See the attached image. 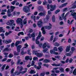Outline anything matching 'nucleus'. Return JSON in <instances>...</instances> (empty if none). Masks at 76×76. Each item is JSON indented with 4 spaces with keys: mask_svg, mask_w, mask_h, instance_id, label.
<instances>
[{
    "mask_svg": "<svg viewBox=\"0 0 76 76\" xmlns=\"http://www.w3.org/2000/svg\"><path fill=\"white\" fill-rule=\"evenodd\" d=\"M22 48V46L21 45H19L17 46V48L18 49H20Z\"/></svg>",
    "mask_w": 76,
    "mask_h": 76,
    "instance_id": "48",
    "label": "nucleus"
},
{
    "mask_svg": "<svg viewBox=\"0 0 76 76\" xmlns=\"http://www.w3.org/2000/svg\"><path fill=\"white\" fill-rule=\"evenodd\" d=\"M52 20L53 22H55L56 21V18H55V16L54 15L52 17Z\"/></svg>",
    "mask_w": 76,
    "mask_h": 76,
    "instance_id": "25",
    "label": "nucleus"
},
{
    "mask_svg": "<svg viewBox=\"0 0 76 76\" xmlns=\"http://www.w3.org/2000/svg\"><path fill=\"white\" fill-rule=\"evenodd\" d=\"M14 20L11 19L8 20L7 22V24L9 26H11V25L15 26V23H14Z\"/></svg>",
    "mask_w": 76,
    "mask_h": 76,
    "instance_id": "2",
    "label": "nucleus"
},
{
    "mask_svg": "<svg viewBox=\"0 0 76 76\" xmlns=\"http://www.w3.org/2000/svg\"><path fill=\"white\" fill-rule=\"evenodd\" d=\"M50 61V60L48 59H45L43 61L44 63H49Z\"/></svg>",
    "mask_w": 76,
    "mask_h": 76,
    "instance_id": "17",
    "label": "nucleus"
},
{
    "mask_svg": "<svg viewBox=\"0 0 76 76\" xmlns=\"http://www.w3.org/2000/svg\"><path fill=\"white\" fill-rule=\"evenodd\" d=\"M17 69L18 70L20 69V72H21L22 71V70L23 69V67H22V66H17Z\"/></svg>",
    "mask_w": 76,
    "mask_h": 76,
    "instance_id": "11",
    "label": "nucleus"
},
{
    "mask_svg": "<svg viewBox=\"0 0 76 76\" xmlns=\"http://www.w3.org/2000/svg\"><path fill=\"white\" fill-rule=\"evenodd\" d=\"M18 34L19 35H23L24 33L23 32H20Z\"/></svg>",
    "mask_w": 76,
    "mask_h": 76,
    "instance_id": "52",
    "label": "nucleus"
},
{
    "mask_svg": "<svg viewBox=\"0 0 76 76\" xmlns=\"http://www.w3.org/2000/svg\"><path fill=\"white\" fill-rule=\"evenodd\" d=\"M26 72H27V71H23V72H19L17 73V75H20V73L23 74V73H26Z\"/></svg>",
    "mask_w": 76,
    "mask_h": 76,
    "instance_id": "30",
    "label": "nucleus"
},
{
    "mask_svg": "<svg viewBox=\"0 0 76 76\" xmlns=\"http://www.w3.org/2000/svg\"><path fill=\"white\" fill-rule=\"evenodd\" d=\"M36 73V72L35 71L32 69L30 72V74H34V73Z\"/></svg>",
    "mask_w": 76,
    "mask_h": 76,
    "instance_id": "26",
    "label": "nucleus"
},
{
    "mask_svg": "<svg viewBox=\"0 0 76 76\" xmlns=\"http://www.w3.org/2000/svg\"><path fill=\"white\" fill-rule=\"evenodd\" d=\"M52 65L53 66H56V67H61V66H62V64H53Z\"/></svg>",
    "mask_w": 76,
    "mask_h": 76,
    "instance_id": "8",
    "label": "nucleus"
},
{
    "mask_svg": "<svg viewBox=\"0 0 76 76\" xmlns=\"http://www.w3.org/2000/svg\"><path fill=\"white\" fill-rule=\"evenodd\" d=\"M67 4V3H64V4H62L61 5V6L62 7H64L65 6H66Z\"/></svg>",
    "mask_w": 76,
    "mask_h": 76,
    "instance_id": "45",
    "label": "nucleus"
},
{
    "mask_svg": "<svg viewBox=\"0 0 76 76\" xmlns=\"http://www.w3.org/2000/svg\"><path fill=\"white\" fill-rule=\"evenodd\" d=\"M43 66H45V67H48L49 66V65H48V64H43Z\"/></svg>",
    "mask_w": 76,
    "mask_h": 76,
    "instance_id": "47",
    "label": "nucleus"
},
{
    "mask_svg": "<svg viewBox=\"0 0 76 76\" xmlns=\"http://www.w3.org/2000/svg\"><path fill=\"white\" fill-rule=\"evenodd\" d=\"M46 19H47V20H48V19H50V16H49V15H48L46 16Z\"/></svg>",
    "mask_w": 76,
    "mask_h": 76,
    "instance_id": "37",
    "label": "nucleus"
},
{
    "mask_svg": "<svg viewBox=\"0 0 76 76\" xmlns=\"http://www.w3.org/2000/svg\"><path fill=\"white\" fill-rule=\"evenodd\" d=\"M31 37H32V38L35 37V33H34V32L33 33H32V34H31Z\"/></svg>",
    "mask_w": 76,
    "mask_h": 76,
    "instance_id": "39",
    "label": "nucleus"
},
{
    "mask_svg": "<svg viewBox=\"0 0 76 76\" xmlns=\"http://www.w3.org/2000/svg\"><path fill=\"white\" fill-rule=\"evenodd\" d=\"M75 48H74V47H72L71 48V50L72 51H75Z\"/></svg>",
    "mask_w": 76,
    "mask_h": 76,
    "instance_id": "61",
    "label": "nucleus"
},
{
    "mask_svg": "<svg viewBox=\"0 0 76 76\" xmlns=\"http://www.w3.org/2000/svg\"><path fill=\"white\" fill-rule=\"evenodd\" d=\"M6 64H4L3 66H2L1 69L2 70H3L4 69V68H5V67H6Z\"/></svg>",
    "mask_w": 76,
    "mask_h": 76,
    "instance_id": "46",
    "label": "nucleus"
},
{
    "mask_svg": "<svg viewBox=\"0 0 76 76\" xmlns=\"http://www.w3.org/2000/svg\"><path fill=\"white\" fill-rule=\"evenodd\" d=\"M73 52L72 51H71L69 53H66L65 55L66 56H72V55L73 54Z\"/></svg>",
    "mask_w": 76,
    "mask_h": 76,
    "instance_id": "10",
    "label": "nucleus"
},
{
    "mask_svg": "<svg viewBox=\"0 0 76 76\" xmlns=\"http://www.w3.org/2000/svg\"><path fill=\"white\" fill-rule=\"evenodd\" d=\"M48 49L47 48L43 50V52L44 53H48H48H49V52L48 51Z\"/></svg>",
    "mask_w": 76,
    "mask_h": 76,
    "instance_id": "15",
    "label": "nucleus"
},
{
    "mask_svg": "<svg viewBox=\"0 0 76 76\" xmlns=\"http://www.w3.org/2000/svg\"><path fill=\"white\" fill-rule=\"evenodd\" d=\"M45 28L44 27H42L41 28L42 31V33L43 34H45V30H44V28Z\"/></svg>",
    "mask_w": 76,
    "mask_h": 76,
    "instance_id": "22",
    "label": "nucleus"
},
{
    "mask_svg": "<svg viewBox=\"0 0 76 76\" xmlns=\"http://www.w3.org/2000/svg\"><path fill=\"white\" fill-rule=\"evenodd\" d=\"M54 37V36L52 35L50 37V41H53V37Z\"/></svg>",
    "mask_w": 76,
    "mask_h": 76,
    "instance_id": "51",
    "label": "nucleus"
},
{
    "mask_svg": "<svg viewBox=\"0 0 76 76\" xmlns=\"http://www.w3.org/2000/svg\"><path fill=\"white\" fill-rule=\"evenodd\" d=\"M44 28H45V29H50L52 28V26H44Z\"/></svg>",
    "mask_w": 76,
    "mask_h": 76,
    "instance_id": "16",
    "label": "nucleus"
},
{
    "mask_svg": "<svg viewBox=\"0 0 76 76\" xmlns=\"http://www.w3.org/2000/svg\"><path fill=\"white\" fill-rule=\"evenodd\" d=\"M69 13H70V12H68L65 15L64 17V20L65 22H66V17H67V15H69Z\"/></svg>",
    "mask_w": 76,
    "mask_h": 76,
    "instance_id": "19",
    "label": "nucleus"
},
{
    "mask_svg": "<svg viewBox=\"0 0 76 76\" xmlns=\"http://www.w3.org/2000/svg\"><path fill=\"white\" fill-rule=\"evenodd\" d=\"M57 51V50H58V49H57V48L56 47H54V49L53 50V51Z\"/></svg>",
    "mask_w": 76,
    "mask_h": 76,
    "instance_id": "49",
    "label": "nucleus"
},
{
    "mask_svg": "<svg viewBox=\"0 0 76 76\" xmlns=\"http://www.w3.org/2000/svg\"><path fill=\"white\" fill-rule=\"evenodd\" d=\"M18 74V72H15L13 74H12V75L14 76H15V75H17Z\"/></svg>",
    "mask_w": 76,
    "mask_h": 76,
    "instance_id": "54",
    "label": "nucleus"
},
{
    "mask_svg": "<svg viewBox=\"0 0 76 76\" xmlns=\"http://www.w3.org/2000/svg\"><path fill=\"white\" fill-rule=\"evenodd\" d=\"M24 48H26L28 47V45L27 44V43H26L24 45Z\"/></svg>",
    "mask_w": 76,
    "mask_h": 76,
    "instance_id": "35",
    "label": "nucleus"
},
{
    "mask_svg": "<svg viewBox=\"0 0 76 76\" xmlns=\"http://www.w3.org/2000/svg\"><path fill=\"white\" fill-rule=\"evenodd\" d=\"M14 56H19V53L17 52L16 51H15L14 52Z\"/></svg>",
    "mask_w": 76,
    "mask_h": 76,
    "instance_id": "31",
    "label": "nucleus"
},
{
    "mask_svg": "<svg viewBox=\"0 0 76 76\" xmlns=\"http://www.w3.org/2000/svg\"><path fill=\"white\" fill-rule=\"evenodd\" d=\"M51 75L53 76H57V75L56 73H52L51 74Z\"/></svg>",
    "mask_w": 76,
    "mask_h": 76,
    "instance_id": "56",
    "label": "nucleus"
},
{
    "mask_svg": "<svg viewBox=\"0 0 76 76\" xmlns=\"http://www.w3.org/2000/svg\"><path fill=\"white\" fill-rule=\"evenodd\" d=\"M38 15L40 16H44L45 15V12H40Z\"/></svg>",
    "mask_w": 76,
    "mask_h": 76,
    "instance_id": "13",
    "label": "nucleus"
},
{
    "mask_svg": "<svg viewBox=\"0 0 76 76\" xmlns=\"http://www.w3.org/2000/svg\"><path fill=\"white\" fill-rule=\"evenodd\" d=\"M70 46H68L67 47L66 49V52H69L70 51Z\"/></svg>",
    "mask_w": 76,
    "mask_h": 76,
    "instance_id": "23",
    "label": "nucleus"
},
{
    "mask_svg": "<svg viewBox=\"0 0 76 76\" xmlns=\"http://www.w3.org/2000/svg\"><path fill=\"white\" fill-rule=\"evenodd\" d=\"M41 37V33L40 31L38 36L37 37L36 39H38H38L40 38Z\"/></svg>",
    "mask_w": 76,
    "mask_h": 76,
    "instance_id": "21",
    "label": "nucleus"
},
{
    "mask_svg": "<svg viewBox=\"0 0 76 76\" xmlns=\"http://www.w3.org/2000/svg\"><path fill=\"white\" fill-rule=\"evenodd\" d=\"M42 63H41V62H38V64L39 66H36L35 68L37 69V70H39V69H40L41 68V65H42Z\"/></svg>",
    "mask_w": 76,
    "mask_h": 76,
    "instance_id": "7",
    "label": "nucleus"
},
{
    "mask_svg": "<svg viewBox=\"0 0 76 76\" xmlns=\"http://www.w3.org/2000/svg\"><path fill=\"white\" fill-rule=\"evenodd\" d=\"M45 75V73H41L40 74V76H44Z\"/></svg>",
    "mask_w": 76,
    "mask_h": 76,
    "instance_id": "44",
    "label": "nucleus"
},
{
    "mask_svg": "<svg viewBox=\"0 0 76 76\" xmlns=\"http://www.w3.org/2000/svg\"><path fill=\"white\" fill-rule=\"evenodd\" d=\"M42 3V2H41V1L40 0H39L37 1V3L38 4H41Z\"/></svg>",
    "mask_w": 76,
    "mask_h": 76,
    "instance_id": "59",
    "label": "nucleus"
},
{
    "mask_svg": "<svg viewBox=\"0 0 76 76\" xmlns=\"http://www.w3.org/2000/svg\"><path fill=\"white\" fill-rule=\"evenodd\" d=\"M23 20L22 19L19 18L16 20V22L18 24H20V23H22Z\"/></svg>",
    "mask_w": 76,
    "mask_h": 76,
    "instance_id": "5",
    "label": "nucleus"
},
{
    "mask_svg": "<svg viewBox=\"0 0 76 76\" xmlns=\"http://www.w3.org/2000/svg\"><path fill=\"white\" fill-rule=\"evenodd\" d=\"M47 47V44L46 43H44L42 46V48L43 49Z\"/></svg>",
    "mask_w": 76,
    "mask_h": 76,
    "instance_id": "28",
    "label": "nucleus"
},
{
    "mask_svg": "<svg viewBox=\"0 0 76 76\" xmlns=\"http://www.w3.org/2000/svg\"><path fill=\"white\" fill-rule=\"evenodd\" d=\"M9 49L8 48H6L3 50V52H4L5 51H9Z\"/></svg>",
    "mask_w": 76,
    "mask_h": 76,
    "instance_id": "43",
    "label": "nucleus"
},
{
    "mask_svg": "<svg viewBox=\"0 0 76 76\" xmlns=\"http://www.w3.org/2000/svg\"><path fill=\"white\" fill-rule=\"evenodd\" d=\"M1 32L3 33H4L5 32L4 30H3V28L2 27H0V32Z\"/></svg>",
    "mask_w": 76,
    "mask_h": 76,
    "instance_id": "24",
    "label": "nucleus"
},
{
    "mask_svg": "<svg viewBox=\"0 0 76 76\" xmlns=\"http://www.w3.org/2000/svg\"><path fill=\"white\" fill-rule=\"evenodd\" d=\"M23 25H26V23H27V21H26V19H25L23 21Z\"/></svg>",
    "mask_w": 76,
    "mask_h": 76,
    "instance_id": "27",
    "label": "nucleus"
},
{
    "mask_svg": "<svg viewBox=\"0 0 76 76\" xmlns=\"http://www.w3.org/2000/svg\"><path fill=\"white\" fill-rule=\"evenodd\" d=\"M13 55L12 54L10 53L9 56V58H12V57H13Z\"/></svg>",
    "mask_w": 76,
    "mask_h": 76,
    "instance_id": "41",
    "label": "nucleus"
},
{
    "mask_svg": "<svg viewBox=\"0 0 76 76\" xmlns=\"http://www.w3.org/2000/svg\"><path fill=\"white\" fill-rule=\"evenodd\" d=\"M50 10L51 12H53V10H54L55 9L56 7V5H50Z\"/></svg>",
    "mask_w": 76,
    "mask_h": 76,
    "instance_id": "4",
    "label": "nucleus"
},
{
    "mask_svg": "<svg viewBox=\"0 0 76 76\" xmlns=\"http://www.w3.org/2000/svg\"><path fill=\"white\" fill-rule=\"evenodd\" d=\"M71 15L73 16V18H74L75 20H76V12H72Z\"/></svg>",
    "mask_w": 76,
    "mask_h": 76,
    "instance_id": "9",
    "label": "nucleus"
},
{
    "mask_svg": "<svg viewBox=\"0 0 76 76\" xmlns=\"http://www.w3.org/2000/svg\"><path fill=\"white\" fill-rule=\"evenodd\" d=\"M59 70H60L61 72H64V69L62 67H60L59 68Z\"/></svg>",
    "mask_w": 76,
    "mask_h": 76,
    "instance_id": "33",
    "label": "nucleus"
},
{
    "mask_svg": "<svg viewBox=\"0 0 76 76\" xmlns=\"http://www.w3.org/2000/svg\"><path fill=\"white\" fill-rule=\"evenodd\" d=\"M38 51H37L33 50L32 52V53L33 54H35V55H36L37 57H41L42 56H44L43 53H37Z\"/></svg>",
    "mask_w": 76,
    "mask_h": 76,
    "instance_id": "1",
    "label": "nucleus"
},
{
    "mask_svg": "<svg viewBox=\"0 0 76 76\" xmlns=\"http://www.w3.org/2000/svg\"><path fill=\"white\" fill-rule=\"evenodd\" d=\"M0 35L2 37V38L3 39H4V34H1Z\"/></svg>",
    "mask_w": 76,
    "mask_h": 76,
    "instance_id": "40",
    "label": "nucleus"
},
{
    "mask_svg": "<svg viewBox=\"0 0 76 76\" xmlns=\"http://www.w3.org/2000/svg\"><path fill=\"white\" fill-rule=\"evenodd\" d=\"M17 2V1L15 0L14 1H13L12 2H11V3L13 5H15V3H16V2Z\"/></svg>",
    "mask_w": 76,
    "mask_h": 76,
    "instance_id": "34",
    "label": "nucleus"
},
{
    "mask_svg": "<svg viewBox=\"0 0 76 76\" xmlns=\"http://www.w3.org/2000/svg\"><path fill=\"white\" fill-rule=\"evenodd\" d=\"M9 75H10V73H6L5 74V76H9Z\"/></svg>",
    "mask_w": 76,
    "mask_h": 76,
    "instance_id": "58",
    "label": "nucleus"
},
{
    "mask_svg": "<svg viewBox=\"0 0 76 76\" xmlns=\"http://www.w3.org/2000/svg\"><path fill=\"white\" fill-rule=\"evenodd\" d=\"M60 25H64V23L63 21H61L60 23Z\"/></svg>",
    "mask_w": 76,
    "mask_h": 76,
    "instance_id": "57",
    "label": "nucleus"
},
{
    "mask_svg": "<svg viewBox=\"0 0 76 76\" xmlns=\"http://www.w3.org/2000/svg\"><path fill=\"white\" fill-rule=\"evenodd\" d=\"M11 33H12V31H9L8 33L6 32L5 33V35L6 36H7L9 34H11Z\"/></svg>",
    "mask_w": 76,
    "mask_h": 76,
    "instance_id": "36",
    "label": "nucleus"
},
{
    "mask_svg": "<svg viewBox=\"0 0 76 76\" xmlns=\"http://www.w3.org/2000/svg\"><path fill=\"white\" fill-rule=\"evenodd\" d=\"M25 59L26 60H28L29 59V56H26L25 57Z\"/></svg>",
    "mask_w": 76,
    "mask_h": 76,
    "instance_id": "38",
    "label": "nucleus"
},
{
    "mask_svg": "<svg viewBox=\"0 0 76 76\" xmlns=\"http://www.w3.org/2000/svg\"><path fill=\"white\" fill-rule=\"evenodd\" d=\"M36 43L37 44H38L39 43V42L38 41V39H36Z\"/></svg>",
    "mask_w": 76,
    "mask_h": 76,
    "instance_id": "50",
    "label": "nucleus"
},
{
    "mask_svg": "<svg viewBox=\"0 0 76 76\" xmlns=\"http://www.w3.org/2000/svg\"><path fill=\"white\" fill-rule=\"evenodd\" d=\"M31 18L33 19L34 22H36V21H35V19H36V17L35 16H33L32 15L31 17Z\"/></svg>",
    "mask_w": 76,
    "mask_h": 76,
    "instance_id": "29",
    "label": "nucleus"
},
{
    "mask_svg": "<svg viewBox=\"0 0 76 76\" xmlns=\"http://www.w3.org/2000/svg\"><path fill=\"white\" fill-rule=\"evenodd\" d=\"M62 47H63L60 46L58 48V50L60 52H61L62 51H63V48H62Z\"/></svg>",
    "mask_w": 76,
    "mask_h": 76,
    "instance_id": "20",
    "label": "nucleus"
},
{
    "mask_svg": "<svg viewBox=\"0 0 76 76\" xmlns=\"http://www.w3.org/2000/svg\"><path fill=\"white\" fill-rule=\"evenodd\" d=\"M21 61V60H20V59L18 60L17 62V64L18 65H19L20 64V62Z\"/></svg>",
    "mask_w": 76,
    "mask_h": 76,
    "instance_id": "42",
    "label": "nucleus"
},
{
    "mask_svg": "<svg viewBox=\"0 0 76 76\" xmlns=\"http://www.w3.org/2000/svg\"><path fill=\"white\" fill-rule=\"evenodd\" d=\"M42 22L41 21H39L37 22V25L39 28L42 27Z\"/></svg>",
    "mask_w": 76,
    "mask_h": 76,
    "instance_id": "6",
    "label": "nucleus"
},
{
    "mask_svg": "<svg viewBox=\"0 0 76 76\" xmlns=\"http://www.w3.org/2000/svg\"><path fill=\"white\" fill-rule=\"evenodd\" d=\"M75 8H76V4L74 5L72 7V9H75Z\"/></svg>",
    "mask_w": 76,
    "mask_h": 76,
    "instance_id": "60",
    "label": "nucleus"
},
{
    "mask_svg": "<svg viewBox=\"0 0 76 76\" xmlns=\"http://www.w3.org/2000/svg\"><path fill=\"white\" fill-rule=\"evenodd\" d=\"M22 42L21 41H17L15 44V47H17L18 45H19V44H22Z\"/></svg>",
    "mask_w": 76,
    "mask_h": 76,
    "instance_id": "12",
    "label": "nucleus"
},
{
    "mask_svg": "<svg viewBox=\"0 0 76 76\" xmlns=\"http://www.w3.org/2000/svg\"><path fill=\"white\" fill-rule=\"evenodd\" d=\"M42 7H38V9L39 10H41V9H42Z\"/></svg>",
    "mask_w": 76,
    "mask_h": 76,
    "instance_id": "63",
    "label": "nucleus"
},
{
    "mask_svg": "<svg viewBox=\"0 0 76 76\" xmlns=\"http://www.w3.org/2000/svg\"><path fill=\"white\" fill-rule=\"evenodd\" d=\"M54 45L55 46H56V47L60 46V44L57 42H56L55 44H54Z\"/></svg>",
    "mask_w": 76,
    "mask_h": 76,
    "instance_id": "32",
    "label": "nucleus"
},
{
    "mask_svg": "<svg viewBox=\"0 0 76 76\" xmlns=\"http://www.w3.org/2000/svg\"><path fill=\"white\" fill-rule=\"evenodd\" d=\"M23 11L26 13H28L29 12H30V9H29V8L28 7V6H25L23 8Z\"/></svg>",
    "mask_w": 76,
    "mask_h": 76,
    "instance_id": "3",
    "label": "nucleus"
},
{
    "mask_svg": "<svg viewBox=\"0 0 76 76\" xmlns=\"http://www.w3.org/2000/svg\"><path fill=\"white\" fill-rule=\"evenodd\" d=\"M48 3L47 2L45 1L43 3V5H45L46 4H47Z\"/></svg>",
    "mask_w": 76,
    "mask_h": 76,
    "instance_id": "64",
    "label": "nucleus"
},
{
    "mask_svg": "<svg viewBox=\"0 0 76 76\" xmlns=\"http://www.w3.org/2000/svg\"><path fill=\"white\" fill-rule=\"evenodd\" d=\"M60 11V10H58L55 12V13H56V14H57V13H58V12H59Z\"/></svg>",
    "mask_w": 76,
    "mask_h": 76,
    "instance_id": "53",
    "label": "nucleus"
},
{
    "mask_svg": "<svg viewBox=\"0 0 76 76\" xmlns=\"http://www.w3.org/2000/svg\"><path fill=\"white\" fill-rule=\"evenodd\" d=\"M7 12L8 13V17H10V16H12V14L11 13V12H10V9H8L7 10Z\"/></svg>",
    "mask_w": 76,
    "mask_h": 76,
    "instance_id": "14",
    "label": "nucleus"
},
{
    "mask_svg": "<svg viewBox=\"0 0 76 76\" xmlns=\"http://www.w3.org/2000/svg\"><path fill=\"white\" fill-rule=\"evenodd\" d=\"M12 42V40L10 39H9L8 40H6L5 41V44H9V43H10V42Z\"/></svg>",
    "mask_w": 76,
    "mask_h": 76,
    "instance_id": "18",
    "label": "nucleus"
},
{
    "mask_svg": "<svg viewBox=\"0 0 76 76\" xmlns=\"http://www.w3.org/2000/svg\"><path fill=\"white\" fill-rule=\"evenodd\" d=\"M73 61V59L72 58H70L69 60V63H72Z\"/></svg>",
    "mask_w": 76,
    "mask_h": 76,
    "instance_id": "55",
    "label": "nucleus"
},
{
    "mask_svg": "<svg viewBox=\"0 0 76 76\" xmlns=\"http://www.w3.org/2000/svg\"><path fill=\"white\" fill-rule=\"evenodd\" d=\"M55 58H56L59 59L60 58V56H55Z\"/></svg>",
    "mask_w": 76,
    "mask_h": 76,
    "instance_id": "62",
    "label": "nucleus"
}]
</instances>
